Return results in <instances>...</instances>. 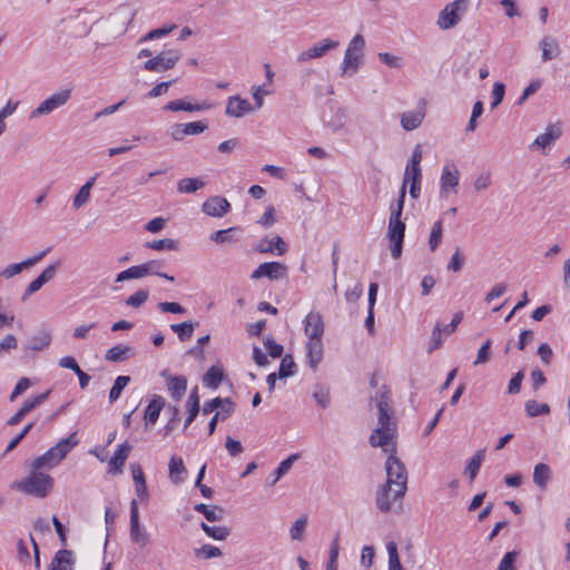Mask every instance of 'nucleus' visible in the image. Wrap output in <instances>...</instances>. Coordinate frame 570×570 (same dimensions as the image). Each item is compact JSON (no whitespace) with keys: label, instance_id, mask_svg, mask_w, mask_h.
Wrapping results in <instances>:
<instances>
[{"label":"nucleus","instance_id":"1","mask_svg":"<svg viewBox=\"0 0 570 570\" xmlns=\"http://www.w3.org/2000/svg\"><path fill=\"white\" fill-rule=\"evenodd\" d=\"M377 428L370 436V444L381 448L389 458L385 463L386 483L394 487V497H404L407 484V472L404 464L395 456L396 423L392 417L389 399L382 395L377 402Z\"/></svg>","mask_w":570,"mask_h":570},{"label":"nucleus","instance_id":"2","mask_svg":"<svg viewBox=\"0 0 570 570\" xmlns=\"http://www.w3.org/2000/svg\"><path fill=\"white\" fill-rule=\"evenodd\" d=\"M422 183L421 167H405L403 184L400 189L399 198L390 206V217L387 224L386 237L390 240L391 255L397 259L402 255L403 242L405 237V223L402 220V214L406 196V185Z\"/></svg>","mask_w":570,"mask_h":570},{"label":"nucleus","instance_id":"3","mask_svg":"<svg viewBox=\"0 0 570 570\" xmlns=\"http://www.w3.org/2000/svg\"><path fill=\"white\" fill-rule=\"evenodd\" d=\"M43 469H36L31 461L29 474L12 482L10 488L28 495L46 498L51 492L53 479Z\"/></svg>","mask_w":570,"mask_h":570},{"label":"nucleus","instance_id":"4","mask_svg":"<svg viewBox=\"0 0 570 570\" xmlns=\"http://www.w3.org/2000/svg\"><path fill=\"white\" fill-rule=\"evenodd\" d=\"M78 444L79 439L77 432L71 433L68 438L60 439L52 448L32 460L35 468L46 471L52 470L58 466Z\"/></svg>","mask_w":570,"mask_h":570},{"label":"nucleus","instance_id":"5","mask_svg":"<svg viewBox=\"0 0 570 570\" xmlns=\"http://www.w3.org/2000/svg\"><path fill=\"white\" fill-rule=\"evenodd\" d=\"M365 39L355 35L348 42L341 65V76L351 77L357 72L364 60Z\"/></svg>","mask_w":570,"mask_h":570},{"label":"nucleus","instance_id":"6","mask_svg":"<svg viewBox=\"0 0 570 570\" xmlns=\"http://www.w3.org/2000/svg\"><path fill=\"white\" fill-rule=\"evenodd\" d=\"M470 8V0H453L438 14L436 26L441 30H449L458 26Z\"/></svg>","mask_w":570,"mask_h":570},{"label":"nucleus","instance_id":"7","mask_svg":"<svg viewBox=\"0 0 570 570\" xmlns=\"http://www.w3.org/2000/svg\"><path fill=\"white\" fill-rule=\"evenodd\" d=\"M71 98V89H60L42 100L29 114V119L35 120L52 114L63 107Z\"/></svg>","mask_w":570,"mask_h":570},{"label":"nucleus","instance_id":"8","mask_svg":"<svg viewBox=\"0 0 570 570\" xmlns=\"http://www.w3.org/2000/svg\"><path fill=\"white\" fill-rule=\"evenodd\" d=\"M460 184V170L458 166L449 161L442 167L440 177V196L446 198L456 195Z\"/></svg>","mask_w":570,"mask_h":570},{"label":"nucleus","instance_id":"9","mask_svg":"<svg viewBox=\"0 0 570 570\" xmlns=\"http://www.w3.org/2000/svg\"><path fill=\"white\" fill-rule=\"evenodd\" d=\"M181 53L177 49L161 51L144 63V69L153 72H163L173 69L179 61Z\"/></svg>","mask_w":570,"mask_h":570},{"label":"nucleus","instance_id":"10","mask_svg":"<svg viewBox=\"0 0 570 570\" xmlns=\"http://www.w3.org/2000/svg\"><path fill=\"white\" fill-rule=\"evenodd\" d=\"M129 537L132 543L139 548H145L150 543V535L146 528L140 524L137 500L130 502V530Z\"/></svg>","mask_w":570,"mask_h":570},{"label":"nucleus","instance_id":"11","mask_svg":"<svg viewBox=\"0 0 570 570\" xmlns=\"http://www.w3.org/2000/svg\"><path fill=\"white\" fill-rule=\"evenodd\" d=\"M340 47V41L332 38H323L297 55V62L304 63L313 59H320Z\"/></svg>","mask_w":570,"mask_h":570},{"label":"nucleus","instance_id":"12","mask_svg":"<svg viewBox=\"0 0 570 570\" xmlns=\"http://www.w3.org/2000/svg\"><path fill=\"white\" fill-rule=\"evenodd\" d=\"M426 100L421 99L419 100L415 109L402 112L400 116L401 127L405 131H412L417 129L422 125L426 116Z\"/></svg>","mask_w":570,"mask_h":570},{"label":"nucleus","instance_id":"13","mask_svg":"<svg viewBox=\"0 0 570 570\" xmlns=\"http://www.w3.org/2000/svg\"><path fill=\"white\" fill-rule=\"evenodd\" d=\"M562 135V127L560 124H551L549 125L544 132L539 135L534 141L531 144V148H537L541 150L543 155L548 153V150L556 144V141Z\"/></svg>","mask_w":570,"mask_h":570},{"label":"nucleus","instance_id":"14","mask_svg":"<svg viewBox=\"0 0 570 570\" xmlns=\"http://www.w3.org/2000/svg\"><path fill=\"white\" fill-rule=\"evenodd\" d=\"M287 273L286 265L279 262H267L261 264L250 275L252 279L266 277L272 281L284 278Z\"/></svg>","mask_w":570,"mask_h":570},{"label":"nucleus","instance_id":"15","mask_svg":"<svg viewBox=\"0 0 570 570\" xmlns=\"http://www.w3.org/2000/svg\"><path fill=\"white\" fill-rule=\"evenodd\" d=\"M304 332L307 341L323 340L324 323L318 312H309L304 321Z\"/></svg>","mask_w":570,"mask_h":570},{"label":"nucleus","instance_id":"16","mask_svg":"<svg viewBox=\"0 0 570 570\" xmlns=\"http://www.w3.org/2000/svg\"><path fill=\"white\" fill-rule=\"evenodd\" d=\"M229 202L222 196H212L202 205V210L210 217H223L229 212Z\"/></svg>","mask_w":570,"mask_h":570},{"label":"nucleus","instance_id":"17","mask_svg":"<svg viewBox=\"0 0 570 570\" xmlns=\"http://www.w3.org/2000/svg\"><path fill=\"white\" fill-rule=\"evenodd\" d=\"M255 249L262 254L284 255L287 252V245L281 236L264 237L258 240Z\"/></svg>","mask_w":570,"mask_h":570},{"label":"nucleus","instance_id":"18","mask_svg":"<svg viewBox=\"0 0 570 570\" xmlns=\"http://www.w3.org/2000/svg\"><path fill=\"white\" fill-rule=\"evenodd\" d=\"M254 107L247 99L232 96L227 99L225 114L229 117L240 118L254 111Z\"/></svg>","mask_w":570,"mask_h":570},{"label":"nucleus","instance_id":"19","mask_svg":"<svg viewBox=\"0 0 570 570\" xmlns=\"http://www.w3.org/2000/svg\"><path fill=\"white\" fill-rule=\"evenodd\" d=\"M49 250L50 249L42 250L39 254L28 257L20 263L8 265L1 272L0 275H2L7 279L12 278L13 276L20 274L24 268H29V267L38 264L48 254Z\"/></svg>","mask_w":570,"mask_h":570},{"label":"nucleus","instance_id":"20","mask_svg":"<svg viewBox=\"0 0 570 570\" xmlns=\"http://www.w3.org/2000/svg\"><path fill=\"white\" fill-rule=\"evenodd\" d=\"M395 490L393 485L385 483L376 493V505L380 511L389 512L392 510L393 503L401 500L403 497H394Z\"/></svg>","mask_w":570,"mask_h":570},{"label":"nucleus","instance_id":"21","mask_svg":"<svg viewBox=\"0 0 570 570\" xmlns=\"http://www.w3.org/2000/svg\"><path fill=\"white\" fill-rule=\"evenodd\" d=\"M75 563V553L71 550L61 549L56 552L48 570H73Z\"/></svg>","mask_w":570,"mask_h":570},{"label":"nucleus","instance_id":"22","mask_svg":"<svg viewBox=\"0 0 570 570\" xmlns=\"http://www.w3.org/2000/svg\"><path fill=\"white\" fill-rule=\"evenodd\" d=\"M131 451V445L127 442L119 444L109 461V473L119 474L126 463Z\"/></svg>","mask_w":570,"mask_h":570},{"label":"nucleus","instance_id":"23","mask_svg":"<svg viewBox=\"0 0 570 570\" xmlns=\"http://www.w3.org/2000/svg\"><path fill=\"white\" fill-rule=\"evenodd\" d=\"M323 354V340L306 342V363L313 371H316L318 364L322 362Z\"/></svg>","mask_w":570,"mask_h":570},{"label":"nucleus","instance_id":"24","mask_svg":"<svg viewBox=\"0 0 570 570\" xmlns=\"http://www.w3.org/2000/svg\"><path fill=\"white\" fill-rule=\"evenodd\" d=\"M539 47L542 51L541 59L543 62L558 58L561 52L558 40L552 36L543 37L539 42Z\"/></svg>","mask_w":570,"mask_h":570},{"label":"nucleus","instance_id":"25","mask_svg":"<svg viewBox=\"0 0 570 570\" xmlns=\"http://www.w3.org/2000/svg\"><path fill=\"white\" fill-rule=\"evenodd\" d=\"M212 108V105L206 102V101H203L200 104H191V102H188V101H185V100H173V101H169L166 106H165V110H170V111H188V112H194V111H203V110H208Z\"/></svg>","mask_w":570,"mask_h":570},{"label":"nucleus","instance_id":"26","mask_svg":"<svg viewBox=\"0 0 570 570\" xmlns=\"http://www.w3.org/2000/svg\"><path fill=\"white\" fill-rule=\"evenodd\" d=\"M165 405V400L160 395H154L145 410L144 420L146 425H154Z\"/></svg>","mask_w":570,"mask_h":570},{"label":"nucleus","instance_id":"27","mask_svg":"<svg viewBox=\"0 0 570 570\" xmlns=\"http://www.w3.org/2000/svg\"><path fill=\"white\" fill-rule=\"evenodd\" d=\"M168 470L169 479L173 483L180 484L184 482L187 474V470L180 456L173 455L170 458Z\"/></svg>","mask_w":570,"mask_h":570},{"label":"nucleus","instance_id":"28","mask_svg":"<svg viewBox=\"0 0 570 570\" xmlns=\"http://www.w3.org/2000/svg\"><path fill=\"white\" fill-rule=\"evenodd\" d=\"M552 478V470L546 463H538L533 469V482L541 490H546Z\"/></svg>","mask_w":570,"mask_h":570},{"label":"nucleus","instance_id":"29","mask_svg":"<svg viewBox=\"0 0 570 570\" xmlns=\"http://www.w3.org/2000/svg\"><path fill=\"white\" fill-rule=\"evenodd\" d=\"M205 186L202 177L183 178L177 183V191L180 194H194Z\"/></svg>","mask_w":570,"mask_h":570},{"label":"nucleus","instance_id":"30","mask_svg":"<svg viewBox=\"0 0 570 570\" xmlns=\"http://www.w3.org/2000/svg\"><path fill=\"white\" fill-rule=\"evenodd\" d=\"M298 459V454H292L283 460L274 470L268 482L269 485H275L282 476H284L293 466L294 462Z\"/></svg>","mask_w":570,"mask_h":570},{"label":"nucleus","instance_id":"31","mask_svg":"<svg viewBox=\"0 0 570 570\" xmlns=\"http://www.w3.org/2000/svg\"><path fill=\"white\" fill-rule=\"evenodd\" d=\"M484 458H485V450H479L474 453V455L468 462V464L464 469V473L469 475V479L471 482L474 481V479L482 465V462L484 461Z\"/></svg>","mask_w":570,"mask_h":570},{"label":"nucleus","instance_id":"32","mask_svg":"<svg viewBox=\"0 0 570 570\" xmlns=\"http://www.w3.org/2000/svg\"><path fill=\"white\" fill-rule=\"evenodd\" d=\"M186 405H187V410H188V416L185 421L184 429H187L199 413V396H198L197 389H194L190 392Z\"/></svg>","mask_w":570,"mask_h":570},{"label":"nucleus","instance_id":"33","mask_svg":"<svg viewBox=\"0 0 570 570\" xmlns=\"http://www.w3.org/2000/svg\"><path fill=\"white\" fill-rule=\"evenodd\" d=\"M195 510L202 513L209 522L222 521L224 518V511L218 507L199 503L195 505Z\"/></svg>","mask_w":570,"mask_h":570},{"label":"nucleus","instance_id":"34","mask_svg":"<svg viewBox=\"0 0 570 570\" xmlns=\"http://www.w3.org/2000/svg\"><path fill=\"white\" fill-rule=\"evenodd\" d=\"M167 385L171 396L178 400L186 392L187 381L183 376H170Z\"/></svg>","mask_w":570,"mask_h":570},{"label":"nucleus","instance_id":"35","mask_svg":"<svg viewBox=\"0 0 570 570\" xmlns=\"http://www.w3.org/2000/svg\"><path fill=\"white\" fill-rule=\"evenodd\" d=\"M131 354V347L126 345H116L106 352V360L110 362H121Z\"/></svg>","mask_w":570,"mask_h":570},{"label":"nucleus","instance_id":"36","mask_svg":"<svg viewBox=\"0 0 570 570\" xmlns=\"http://www.w3.org/2000/svg\"><path fill=\"white\" fill-rule=\"evenodd\" d=\"M223 371L216 366H212L204 375L203 383L205 386L216 390L223 380Z\"/></svg>","mask_w":570,"mask_h":570},{"label":"nucleus","instance_id":"37","mask_svg":"<svg viewBox=\"0 0 570 570\" xmlns=\"http://www.w3.org/2000/svg\"><path fill=\"white\" fill-rule=\"evenodd\" d=\"M314 401L318 406L322 409H326L330 405L331 397H330V389L322 384H316L313 387V394H312Z\"/></svg>","mask_w":570,"mask_h":570},{"label":"nucleus","instance_id":"38","mask_svg":"<svg viewBox=\"0 0 570 570\" xmlns=\"http://www.w3.org/2000/svg\"><path fill=\"white\" fill-rule=\"evenodd\" d=\"M170 330L177 334L178 338L181 342H185L193 336L194 330H195V323L189 321V322H183V323H178V324H171Z\"/></svg>","mask_w":570,"mask_h":570},{"label":"nucleus","instance_id":"39","mask_svg":"<svg viewBox=\"0 0 570 570\" xmlns=\"http://www.w3.org/2000/svg\"><path fill=\"white\" fill-rule=\"evenodd\" d=\"M142 267L144 276L156 275L167 281L173 282L174 277L168 274L161 273L160 269L163 267V263L160 261H149L144 264H140Z\"/></svg>","mask_w":570,"mask_h":570},{"label":"nucleus","instance_id":"40","mask_svg":"<svg viewBox=\"0 0 570 570\" xmlns=\"http://www.w3.org/2000/svg\"><path fill=\"white\" fill-rule=\"evenodd\" d=\"M307 527V517L298 518L289 528V537L293 541H303L305 538V530Z\"/></svg>","mask_w":570,"mask_h":570},{"label":"nucleus","instance_id":"41","mask_svg":"<svg viewBox=\"0 0 570 570\" xmlns=\"http://www.w3.org/2000/svg\"><path fill=\"white\" fill-rule=\"evenodd\" d=\"M525 412L530 417L547 415L550 413V406L547 403L529 400L525 402Z\"/></svg>","mask_w":570,"mask_h":570},{"label":"nucleus","instance_id":"42","mask_svg":"<svg viewBox=\"0 0 570 570\" xmlns=\"http://www.w3.org/2000/svg\"><path fill=\"white\" fill-rule=\"evenodd\" d=\"M142 277H145V276H144L141 265H135V266H131V267L118 273L115 281H116V283H122L126 281L139 279Z\"/></svg>","mask_w":570,"mask_h":570},{"label":"nucleus","instance_id":"43","mask_svg":"<svg viewBox=\"0 0 570 570\" xmlns=\"http://www.w3.org/2000/svg\"><path fill=\"white\" fill-rule=\"evenodd\" d=\"M442 235H443V225H442V220L439 219V220L434 222L431 233H430V237H429V247H430L431 252H434L439 247V245L442 242Z\"/></svg>","mask_w":570,"mask_h":570},{"label":"nucleus","instance_id":"44","mask_svg":"<svg viewBox=\"0 0 570 570\" xmlns=\"http://www.w3.org/2000/svg\"><path fill=\"white\" fill-rule=\"evenodd\" d=\"M129 382L130 376L127 375H120L115 380V383L109 392V401L111 403L120 397L122 390L128 385Z\"/></svg>","mask_w":570,"mask_h":570},{"label":"nucleus","instance_id":"45","mask_svg":"<svg viewBox=\"0 0 570 570\" xmlns=\"http://www.w3.org/2000/svg\"><path fill=\"white\" fill-rule=\"evenodd\" d=\"M200 527L208 537L215 540H225L229 535V529L226 527H212L204 522Z\"/></svg>","mask_w":570,"mask_h":570},{"label":"nucleus","instance_id":"46","mask_svg":"<svg viewBox=\"0 0 570 570\" xmlns=\"http://www.w3.org/2000/svg\"><path fill=\"white\" fill-rule=\"evenodd\" d=\"M147 248L154 249V250H176L177 249V243L176 240L171 238H164V239H157L153 242H148L145 245Z\"/></svg>","mask_w":570,"mask_h":570},{"label":"nucleus","instance_id":"47","mask_svg":"<svg viewBox=\"0 0 570 570\" xmlns=\"http://www.w3.org/2000/svg\"><path fill=\"white\" fill-rule=\"evenodd\" d=\"M195 556L199 559L208 560L220 557L222 551L219 548L212 544H204L195 550Z\"/></svg>","mask_w":570,"mask_h":570},{"label":"nucleus","instance_id":"48","mask_svg":"<svg viewBox=\"0 0 570 570\" xmlns=\"http://www.w3.org/2000/svg\"><path fill=\"white\" fill-rule=\"evenodd\" d=\"M50 341H51L50 334L41 333L39 335L33 336L30 340L27 347L31 351H41V350L46 348L47 346H49Z\"/></svg>","mask_w":570,"mask_h":570},{"label":"nucleus","instance_id":"49","mask_svg":"<svg viewBox=\"0 0 570 570\" xmlns=\"http://www.w3.org/2000/svg\"><path fill=\"white\" fill-rule=\"evenodd\" d=\"M295 363L293 357L289 355H285L279 364L278 376L279 379L288 377L295 373Z\"/></svg>","mask_w":570,"mask_h":570},{"label":"nucleus","instance_id":"50","mask_svg":"<svg viewBox=\"0 0 570 570\" xmlns=\"http://www.w3.org/2000/svg\"><path fill=\"white\" fill-rule=\"evenodd\" d=\"M149 292L147 289H138L126 299V305L131 307H140L147 302Z\"/></svg>","mask_w":570,"mask_h":570},{"label":"nucleus","instance_id":"51","mask_svg":"<svg viewBox=\"0 0 570 570\" xmlns=\"http://www.w3.org/2000/svg\"><path fill=\"white\" fill-rule=\"evenodd\" d=\"M18 347V341L14 335L8 334L0 341V358Z\"/></svg>","mask_w":570,"mask_h":570},{"label":"nucleus","instance_id":"52","mask_svg":"<svg viewBox=\"0 0 570 570\" xmlns=\"http://www.w3.org/2000/svg\"><path fill=\"white\" fill-rule=\"evenodd\" d=\"M218 411L215 415H218L220 421L227 420L235 410V403L230 399H222V404L218 406Z\"/></svg>","mask_w":570,"mask_h":570},{"label":"nucleus","instance_id":"53","mask_svg":"<svg viewBox=\"0 0 570 570\" xmlns=\"http://www.w3.org/2000/svg\"><path fill=\"white\" fill-rule=\"evenodd\" d=\"M491 185H492V179H491L490 173L479 174L473 181V188L478 193L487 190Z\"/></svg>","mask_w":570,"mask_h":570},{"label":"nucleus","instance_id":"54","mask_svg":"<svg viewBox=\"0 0 570 570\" xmlns=\"http://www.w3.org/2000/svg\"><path fill=\"white\" fill-rule=\"evenodd\" d=\"M505 94V86L503 82H495L491 92V108H497L503 100Z\"/></svg>","mask_w":570,"mask_h":570},{"label":"nucleus","instance_id":"55","mask_svg":"<svg viewBox=\"0 0 570 570\" xmlns=\"http://www.w3.org/2000/svg\"><path fill=\"white\" fill-rule=\"evenodd\" d=\"M90 190H88V187H80L78 193L75 195L72 199V206L75 209H79L82 206H85L89 199H90Z\"/></svg>","mask_w":570,"mask_h":570},{"label":"nucleus","instance_id":"56","mask_svg":"<svg viewBox=\"0 0 570 570\" xmlns=\"http://www.w3.org/2000/svg\"><path fill=\"white\" fill-rule=\"evenodd\" d=\"M443 334H444L443 328H442L441 324L438 323L432 332L430 346H429L430 353L433 352L434 350H438L439 347H441V345L443 343V337H442Z\"/></svg>","mask_w":570,"mask_h":570},{"label":"nucleus","instance_id":"57","mask_svg":"<svg viewBox=\"0 0 570 570\" xmlns=\"http://www.w3.org/2000/svg\"><path fill=\"white\" fill-rule=\"evenodd\" d=\"M374 556H375L374 548L371 546H364L362 548L361 558H360L361 566L366 570L370 569L373 564Z\"/></svg>","mask_w":570,"mask_h":570},{"label":"nucleus","instance_id":"58","mask_svg":"<svg viewBox=\"0 0 570 570\" xmlns=\"http://www.w3.org/2000/svg\"><path fill=\"white\" fill-rule=\"evenodd\" d=\"M176 29V24H169V26H165V27H161V28H158V29H154L151 31H149L142 39L141 41H147V40H154V39H159L164 36H167L169 35L173 30Z\"/></svg>","mask_w":570,"mask_h":570},{"label":"nucleus","instance_id":"59","mask_svg":"<svg viewBox=\"0 0 570 570\" xmlns=\"http://www.w3.org/2000/svg\"><path fill=\"white\" fill-rule=\"evenodd\" d=\"M491 340H487L483 345L479 348L474 365L484 364L490 360Z\"/></svg>","mask_w":570,"mask_h":570},{"label":"nucleus","instance_id":"60","mask_svg":"<svg viewBox=\"0 0 570 570\" xmlns=\"http://www.w3.org/2000/svg\"><path fill=\"white\" fill-rule=\"evenodd\" d=\"M463 265H464V258L461 255L460 248H456L450 258V262L448 264V269L456 273L463 268Z\"/></svg>","mask_w":570,"mask_h":570},{"label":"nucleus","instance_id":"61","mask_svg":"<svg viewBox=\"0 0 570 570\" xmlns=\"http://www.w3.org/2000/svg\"><path fill=\"white\" fill-rule=\"evenodd\" d=\"M49 393L50 392L47 391L45 393L30 397L23 402L22 406L26 407L28 412H31L33 409H36L47 400Z\"/></svg>","mask_w":570,"mask_h":570},{"label":"nucleus","instance_id":"62","mask_svg":"<svg viewBox=\"0 0 570 570\" xmlns=\"http://www.w3.org/2000/svg\"><path fill=\"white\" fill-rule=\"evenodd\" d=\"M271 94L269 90L265 89L264 86H253L252 95L256 104V108L259 109L264 105V97Z\"/></svg>","mask_w":570,"mask_h":570},{"label":"nucleus","instance_id":"63","mask_svg":"<svg viewBox=\"0 0 570 570\" xmlns=\"http://www.w3.org/2000/svg\"><path fill=\"white\" fill-rule=\"evenodd\" d=\"M379 59L386 66L391 68H401L402 67V59L397 56H393L389 52H380Z\"/></svg>","mask_w":570,"mask_h":570},{"label":"nucleus","instance_id":"64","mask_svg":"<svg viewBox=\"0 0 570 570\" xmlns=\"http://www.w3.org/2000/svg\"><path fill=\"white\" fill-rule=\"evenodd\" d=\"M158 308L164 313L184 314L186 309L178 303L175 302H160Z\"/></svg>","mask_w":570,"mask_h":570}]
</instances>
